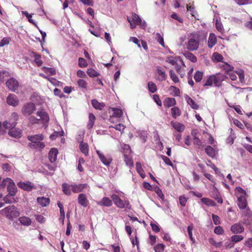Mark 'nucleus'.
Instances as JSON below:
<instances>
[{
  "label": "nucleus",
  "instance_id": "47",
  "mask_svg": "<svg viewBox=\"0 0 252 252\" xmlns=\"http://www.w3.org/2000/svg\"><path fill=\"white\" fill-rule=\"evenodd\" d=\"M216 28L220 32L223 33L224 32L223 27L220 20L217 19L216 21Z\"/></svg>",
  "mask_w": 252,
  "mask_h": 252
},
{
  "label": "nucleus",
  "instance_id": "35",
  "mask_svg": "<svg viewBox=\"0 0 252 252\" xmlns=\"http://www.w3.org/2000/svg\"><path fill=\"white\" fill-rule=\"evenodd\" d=\"M21 13L23 15H25L27 17V18L28 20V21L30 23L33 24L37 28H38V26H37L36 23L32 18L33 15L32 14H29L26 11H22Z\"/></svg>",
  "mask_w": 252,
  "mask_h": 252
},
{
  "label": "nucleus",
  "instance_id": "46",
  "mask_svg": "<svg viewBox=\"0 0 252 252\" xmlns=\"http://www.w3.org/2000/svg\"><path fill=\"white\" fill-rule=\"evenodd\" d=\"M95 120V117L93 114H89V121L88 124V126L89 128L93 127Z\"/></svg>",
  "mask_w": 252,
  "mask_h": 252
},
{
  "label": "nucleus",
  "instance_id": "31",
  "mask_svg": "<svg viewBox=\"0 0 252 252\" xmlns=\"http://www.w3.org/2000/svg\"><path fill=\"white\" fill-rule=\"evenodd\" d=\"M185 99L187 101L188 104L189 105L192 109H197L198 108V106L197 104L189 96L186 95Z\"/></svg>",
  "mask_w": 252,
  "mask_h": 252
},
{
  "label": "nucleus",
  "instance_id": "20",
  "mask_svg": "<svg viewBox=\"0 0 252 252\" xmlns=\"http://www.w3.org/2000/svg\"><path fill=\"white\" fill-rule=\"evenodd\" d=\"M88 185L79 184V185H71V189L73 192L77 193L82 191L84 189L87 188Z\"/></svg>",
  "mask_w": 252,
  "mask_h": 252
},
{
  "label": "nucleus",
  "instance_id": "45",
  "mask_svg": "<svg viewBox=\"0 0 252 252\" xmlns=\"http://www.w3.org/2000/svg\"><path fill=\"white\" fill-rule=\"evenodd\" d=\"M11 41V38L9 37H3L0 41V47H3V46L5 45H7L9 44L10 42Z\"/></svg>",
  "mask_w": 252,
  "mask_h": 252
},
{
  "label": "nucleus",
  "instance_id": "63",
  "mask_svg": "<svg viewBox=\"0 0 252 252\" xmlns=\"http://www.w3.org/2000/svg\"><path fill=\"white\" fill-rule=\"evenodd\" d=\"M64 134V132L63 131H62L60 132H55L52 135L50 136V138L52 140H55L58 136H63Z\"/></svg>",
  "mask_w": 252,
  "mask_h": 252
},
{
  "label": "nucleus",
  "instance_id": "53",
  "mask_svg": "<svg viewBox=\"0 0 252 252\" xmlns=\"http://www.w3.org/2000/svg\"><path fill=\"white\" fill-rule=\"evenodd\" d=\"M165 246L162 244H158L154 248L155 252H163L164 250Z\"/></svg>",
  "mask_w": 252,
  "mask_h": 252
},
{
  "label": "nucleus",
  "instance_id": "5",
  "mask_svg": "<svg viewBox=\"0 0 252 252\" xmlns=\"http://www.w3.org/2000/svg\"><path fill=\"white\" fill-rule=\"evenodd\" d=\"M120 193L118 191L113 192L111 197L114 204L120 208H124L129 205V202L127 200H123L120 197Z\"/></svg>",
  "mask_w": 252,
  "mask_h": 252
},
{
  "label": "nucleus",
  "instance_id": "37",
  "mask_svg": "<svg viewBox=\"0 0 252 252\" xmlns=\"http://www.w3.org/2000/svg\"><path fill=\"white\" fill-rule=\"evenodd\" d=\"M171 115L174 118L176 119L177 117L180 116L181 114L180 109L177 107H174L171 108Z\"/></svg>",
  "mask_w": 252,
  "mask_h": 252
},
{
  "label": "nucleus",
  "instance_id": "39",
  "mask_svg": "<svg viewBox=\"0 0 252 252\" xmlns=\"http://www.w3.org/2000/svg\"><path fill=\"white\" fill-rule=\"evenodd\" d=\"M237 204L240 209L246 208L247 205L246 198L237 199Z\"/></svg>",
  "mask_w": 252,
  "mask_h": 252
},
{
  "label": "nucleus",
  "instance_id": "28",
  "mask_svg": "<svg viewBox=\"0 0 252 252\" xmlns=\"http://www.w3.org/2000/svg\"><path fill=\"white\" fill-rule=\"evenodd\" d=\"M9 125L7 121L3 123L0 122V135H3L6 133L7 129L9 127Z\"/></svg>",
  "mask_w": 252,
  "mask_h": 252
},
{
  "label": "nucleus",
  "instance_id": "11",
  "mask_svg": "<svg viewBox=\"0 0 252 252\" xmlns=\"http://www.w3.org/2000/svg\"><path fill=\"white\" fill-rule=\"evenodd\" d=\"M17 185L20 188L26 191H31L35 189L33 185L29 181L26 182H20L18 183Z\"/></svg>",
  "mask_w": 252,
  "mask_h": 252
},
{
  "label": "nucleus",
  "instance_id": "33",
  "mask_svg": "<svg viewBox=\"0 0 252 252\" xmlns=\"http://www.w3.org/2000/svg\"><path fill=\"white\" fill-rule=\"evenodd\" d=\"M92 104L93 106L96 109L102 110L105 106L104 103L99 102L96 99H93Z\"/></svg>",
  "mask_w": 252,
  "mask_h": 252
},
{
  "label": "nucleus",
  "instance_id": "36",
  "mask_svg": "<svg viewBox=\"0 0 252 252\" xmlns=\"http://www.w3.org/2000/svg\"><path fill=\"white\" fill-rule=\"evenodd\" d=\"M157 72L159 75V79L160 81H163L166 79V75L164 69L162 67H158L157 68Z\"/></svg>",
  "mask_w": 252,
  "mask_h": 252
},
{
  "label": "nucleus",
  "instance_id": "43",
  "mask_svg": "<svg viewBox=\"0 0 252 252\" xmlns=\"http://www.w3.org/2000/svg\"><path fill=\"white\" fill-rule=\"evenodd\" d=\"M222 67L225 71V72L226 74H229L230 72L233 71L234 68L233 66L228 64L227 63H225L223 65H222Z\"/></svg>",
  "mask_w": 252,
  "mask_h": 252
},
{
  "label": "nucleus",
  "instance_id": "49",
  "mask_svg": "<svg viewBox=\"0 0 252 252\" xmlns=\"http://www.w3.org/2000/svg\"><path fill=\"white\" fill-rule=\"evenodd\" d=\"M156 38L158 42L162 46L164 47V39L162 35H160L159 33H157L156 34Z\"/></svg>",
  "mask_w": 252,
  "mask_h": 252
},
{
  "label": "nucleus",
  "instance_id": "18",
  "mask_svg": "<svg viewBox=\"0 0 252 252\" xmlns=\"http://www.w3.org/2000/svg\"><path fill=\"white\" fill-rule=\"evenodd\" d=\"M235 193L237 199L246 198L247 194L246 191L240 187H236L235 188Z\"/></svg>",
  "mask_w": 252,
  "mask_h": 252
},
{
  "label": "nucleus",
  "instance_id": "2",
  "mask_svg": "<svg viewBox=\"0 0 252 252\" xmlns=\"http://www.w3.org/2000/svg\"><path fill=\"white\" fill-rule=\"evenodd\" d=\"M199 34L197 32L190 33L186 44V48L190 51L197 50L199 47Z\"/></svg>",
  "mask_w": 252,
  "mask_h": 252
},
{
  "label": "nucleus",
  "instance_id": "12",
  "mask_svg": "<svg viewBox=\"0 0 252 252\" xmlns=\"http://www.w3.org/2000/svg\"><path fill=\"white\" fill-rule=\"evenodd\" d=\"M58 154L59 152L57 148H53L50 149L48 153V158L51 163L56 162Z\"/></svg>",
  "mask_w": 252,
  "mask_h": 252
},
{
  "label": "nucleus",
  "instance_id": "57",
  "mask_svg": "<svg viewBox=\"0 0 252 252\" xmlns=\"http://www.w3.org/2000/svg\"><path fill=\"white\" fill-rule=\"evenodd\" d=\"M149 90L150 92L154 93L157 91V87L155 83L150 82L148 84Z\"/></svg>",
  "mask_w": 252,
  "mask_h": 252
},
{
  "label": "nucleus",
  "instance_id": "42",
  "mask_svg": "<svg viewBox=\"0 0 252 252\" xmlns=\"http://www.w3.org/2000/svg\"><path fill=\"white\" fill-rule=\"evenodd\" d=\"M214 81H215V77L214 76H213V75H210L207 77V78L204 84V86H212L213 83L215 84Z\"/></svg>",
  "mask_w": 252,
  "mask_h": 252
},
{
  "label": "nucleus",
  "instance_id": "6",
  "mask_svg": "<svg viewBox=\"0 0 252 252\" xmlns=\"http://www.w3.org/2000/svg\"><path fill=\"white\" fill-rule=\"evenodd\" d=\"M36 110L35 104L31 102L24 104L21 109L22 114L24 116H29Z\"/></svg>",
  "mask_w": 252,
  "mask_h": 252
},
{
  "label": "nucleus",
  "instance_id": "41",
  "mask_svg": "<svg viewBox=\"0 0 252 252\" xmlns=\"http://www.w3.org/2000/svg\"><path fill=\"white\" fill-rule=\"evenodd\" d=\"M87 73L90 77L94 78L99 75V73L93 68L87 69Z\"/></svg>",
  "mask_w": 252,
  "mask_h": 252
},
{
  "label": "nucleus",
  "instance_id": "48",
  "mask_svg": "<svg viewBox=\"0 0 252 252\" xmlns=\"http://www.w3.org/2000/svg\"><path fill=\"white\" fill-rule=\"evenodd\" d=\"M177 61V58L171 56L167 57L166 59V62L171 64L173 65H175L176 64Z\"/></svg>",
  "mask_w": 252,
  "mask_h": 252
},
{
  "label": "nucleus",
  "instance_id": "13",
  "mask_svg": "<svg viewBox=\"0 0 252 252\" xmlns=\"http://www.w3.org/2000/svg\"><path fill=\"white\" fill-rule=\"evenodd\" d=\"M109 113L110 114L111 118H121L123 114V112L121 109L111 108L109 109Z\"/></svg>",
  "mask_w": 252,
  "mask_h": 252
},
{
  "label": "nucleus",
  "instance_id": "17",
  "mask_svg": "<svg viewBox=\"0 0 252 252\" xmlns=\"http://www.w3.org/2000/svg\"><path fill=\"white\" fill-rule=\"evenodd\" d=\"M213 76L215 77V85L216 86H220L221 83L226 78V76L221 73H217Z\"/></svg>",
  "mask_w": 252,
  "mask_h": 252
},
{
  "label": "nucleus",
  "instance_id": "9",
  "mask_svg": "<svg viewBox=\"0 0 252 252\" xmlns=\"http://www.w3.org/2000/svg\"><path fill=\"white\" fill-rule=\"evenodd\" d=\"M6 103L8 105L16 107L19 104L17 96L13 94H9L6 98Z\"/></svg>",
  "mask_w": 252,
  "mask_h": 252
},
{
  "label": "nucleus",
  "instance_id": "62",
  "mask_svg": "<svg viewBox=\"0 0 252 252\" xmlns=\"http://www.w3.org/2000/svg\"><path fill=\"white\" fill-rule=\"evenodd\" d=\"M243 238L241 235H233L231 237V240L233 242L237 243L242 241Z\"/></svg>",
  "mask_w": 252,
  "mask_h": 252
},
{
  "label": "nucleus",
  "instance_id": "15",
  "mask_svg": "<svg viewBox=\"0 0 252 252\" xmlns=\"http://www.w3.org/2000/svg\"><path fill=\"white\" fill-rule=\"evenodd\" d=\"M9 195H5L4 197H3L2 194H0V208L3 206L4 202L6 203H12L17 202L15 198L9 199Z\"/></svg>",
  "mask_w": 252,
  "mask_h": 252
},
{
  "label": "nucleus",
  "instance_id": "56",
  "mask_svg": "<svg viewBox=\"0 0 252 252\" xmlns=\"http://www.w3.org/2000/svg\"><path fill=\"white\" fill-rule=\"evenodd\" d=\"M153 190L156 192L159 197H160L161 199H163L164 195L162 193L161 190L158 186L154 187Z\"/></svg>",
  "mask_w": 252,
  "mask_h": 252
},
{
  "label": "nucleus",
  "instance_id": "3",
  "mask_svg": "<svg viewBox=\"0 0 252 252\" xmlns=\"http://www.w3.org/2000/svg\"><path fill=\"white\" fill-rule=\"evenodd\" d=\"M0 213L2 215L11 220L17 218L20 215L18 209L13 205L4 208L0 211Z\"/></svg>",
  "mask_w": 252,
  "mask_h": 252
},
{
  "label": "nucleus",
  "instance_id": "58",
  "mask_svg": "<svg viewBox=\"0 0 252 252\" xmlns=\"http://www.w3.org/2000/svg\"><path fill=\"white\" fill-rule=\"evenodd\" d=\"M193 143L198 146L199 148H202L204 146L203 142L200 140L198 137L195 136L193 139Z\"/></svg>",
  "mask_w": 252,
  "mask_h": 252
},
{
  "label": "nucleus",
  "instance_id": "23",
  "mask_svg": "<svg viewBox=\"0 0 252 252\" xmlns=\"http://www.w3.org/2000/svg\"><path fill=\"white\" fill-rule=\"evenodd\" d=\"M8 134L15 138H19L22 135L21 130L18 128H12L9 130Z\"/></svg>",
  "mask_w": 252,
  "mask_h": 252
},
{
  "label": "nucleus",
  "instance_id": "8",
  "mask_svg": "<svg viewBox=\"0 0 252 252\" xmlns=\"http://www.w3.org/2000/svg\"><path fill=\"white\" fill-rule=\"evenodd\" d=\"M131 29H133L141 22V19L135 13H132L131 16L127 18Z\"/></svg>",
  "mask_w": 252,
  "mask_h": 252
},
{
  "label": "nucleus",
  "instance_id": "60",
  "mask_svg": "<svg viewBox=\"0 0 252 252\" xmlns=\"http://www.w3.org/2000/svg\"><path fill=\"white\" fill-rule=\"evenodd\" d=\"M78 65L81 67H85L88 65V63L84 58H79L78 59Z\"/></svg>",
  "mask_w": 252,
  "mask_h": 252
},
{
  "label": "nucleus",
  "instance_id": "34",
  "mask_svg": "<svg viewBox=\"0 0 252 252\" xmlns=\"http://www.w3.org/2000/svg\"><path fill=\"white\" fill-rule=\"evenodd\" d=\"M63 191L66 195H70L71 193V185H69L67 183H63L62 185Z\"/></svg>",
  "mask_w": 252,
  "mask_h": 252
},
{
  "label": "nucleus",
  "instance_id": "38",
  "mask_svg": "<svg viewBox=\"0 0 252 252\" xmlns=\"http://www.w3.org/2000/svg\"><path fill=\"white\" fill-rule=\"evenodd\" d=\"M169 91L171 94L175 96H179L180 94V90L175 86H171L169 88Z\"/></svg>",
  "mask_w": 252,
  "mask_h": 252
},
{
  "label": "nucleus",
  "instance_id": "21",
  "mask_svg": "<svg viewBox=\"0 0 252 252\" xmlns=\"http://www.w3.org/2000/svg\"><path fill=\"white\" fill-rule=\"evenodd\" d=\"M176 104V101L174 98L167 97L163 101V105L166 108L174 106Z\"/></svg>",
  "mask_w": 252,
  "mask_h": 252
},
{
  "label": "nucleus",
  "instance_id": "59",
  "mask_svg": "<svg viewBox=\"0 0 252 252\" xmlns=\"http://www.w3.org/2000/svg\"><path fill=\"white\" fill-rule=\"evenodd\" d=\"M9 76V73L6 71H0V84L3 83L4 79Z\"/></svg>",
  "mask_w": 252,
  "mask_h": 252
},
{
  "label": "nucleus",
  "instance_id": "44",
  "mask_svg": "<svg viewBox=\"0 0 252 252\" xmlns=\"http://www.w3.org/2000/svg\"><path fill=\"white\" fill-rule=\"evenodd\" d=\"M203 73L202 71H197L194 76V78L196 82H199L202 79Z\"/></svg>",
  "mask_w": 252,
  "mask_h": 252
},
{
  "label": "nucleus",
  "instance_id": "16",
  "mask_svg": "<svg viewBox=\"0 0 252 252\" xmlns=\"http://www.w3.org/2000/svg\"><path fill=\"white\" fill-rule=\"evenodd\" d=\"M97 204L102 206L110 207L112 205V199H110L108 197H103L97 202Z\"/></svg>",
  "mask_w": 252,
  "mask_h": 252
},
{
  "label": "nucleus",
  "instance_id": "14",
  "mask_svg": "<svg viewBox=\"0 0 252 252\" xmlns=\"http://www.w3.org/2000/svg\"><path fill=\"white\" fill-rule=\"evenodd\" d=\"M96 153L99 157V159L101 160L102 162L105 165L108 166L111 162L112 159L109 157H105L102 153L99 151H96Z\"/></svg>",
  "mask_w": 252,
  "mask_h": 252
},
{
  "label": "nucleus",
  "instance_id": "32",
  "mask_svg": "<svg viewBox=\"0 0 252 252\" xmlns=\"http://www.w3.org/2000/svg\"><path fill=\"white\" fill-rule=\"evenodd\" d=\"M211 59L213 62H223V58L219 53L215 52L213 54Z\"/></svg>",
  "mask_w": 252,
  "mask_h": 252
},
{
  "label": "nucleus",
  "instance_id": "54",
  "mask_svg": "<svg viewBox=\"0 0 252 252\" xmlns=\"http://www.w3.org/2000/svg\"><path fill=\"white\" fill-rule=\"evenodd\" d=\"M77 84L78 86L82 89H87V83L83 79H79L77 81Z\"/></svg>",
  "mask_w": 252,
  "mask_h": 252
},
{
  "label": "nucleus",
  "instance_id": "4",
  "mask_svg": "<svg viewBox=\"0 0 252 252\" xmlns=\"http://www.w3.org/2000/svg\"><path fill=\"white\" fill-rule=\"evenodd\" d=\"M2 183L3 184V187L7 186V190L8 192V194L7 195H9V199L14 198L13 197L16 194L17 188L13 182V181L9 178H6L3 180Z\"/></svg>",
  "mask_w": 252,
  "mask_h": 252
},
{
  "label": "nucleus",
  "instance_id": "61",
  "mask_svg": "<svg viewBox=\"0 0 252 252\" xmlns=\"http://www.w3.org/2000/svg\"><path fill=\"white\" fill-rule=\"evenodd\" d=\"M186 57L191 62L195 63L197 62V58L192 53H189L187 54Z\"/></svg>",
  "mask_w": 252,
  "mask_h": 252
},
{
  "label": "nucleus",
  "instance_id": "64",
  "mask_svg": "<svg viewBox=\"0 0 252 252\" xmlns=\"http://www.w3.org/2000/svg\"><path fill=\"white\" fill-rule=\"evenodd\" d=\"M237 74L239 76L240 81L241 83H243L245 81V75L244 71L241 70L239 71L238 72H237Z\"/></svg>",
  "mask_w": 252,
  "mask_h": 252
},
{
  "label": "nucleus",
  "instance_id": "24",
  "mask_svg": "<svg viewBox=\"0 0 252 252\" xmlns=\"http://www.w3.org/2000/svg\"><path fill=\"white\" fill-rule=\"evenodd\" d=\"M171 125L178 132H183L185 129V126L177 122H171Z\"/></svg>",
  "mask_w": 252,
  "mask_h": 252
},
{
  "label": "nucleus",
  "instance_id": "30",
  "mask_svg": "<svg viewBox=\"0 0 252 252\" xmlns=\"http://www.w3.org/2000/svg\"><path fill=\"white\" fill-rule=\"evenodd\" d=\"M79 148L83 154H84L86 156H88L89 146L87 143H85L83 142L80 143L79 145Z\"/></svg>",
  "mask_w": 252,
  "mask_h": 252
},
{
  "label": "nucleus",
  "instance_id": "1",
  "mask_svg": "<svg viewBox=\"0 0 252 252\" xmlns=\"http://www.w3.org/2000/svg\"><path fill=\"white\" fill-rule=\"evenodd\" d=\"M28 139L30 141L28 145L31 148L41 150L45 147V144L41 142L43 139L42 134L28 136Z\"/></svg>",
  "mask_w": 252,
  "mask_h": 252
},
{
  "label": "nucleus",
  "instance_id": "50",
  "mask_svg": "<svg viewBox=\"0 0 252 252\" xmlns=\"http://www.w3.org/2000/svg\"><path fill=\"white\" fill-rule=\"evenodd\" d=\"M201 201L208 206H214L215 203L212 200L207 198H203L201 199Z\"/></svg>",
  "mask_w": 252,
  "mask_h": 252
},
{
  "label": "nucleus",
  "instance_id": "10",
  "mask_svg": "<svg viewBox=\"0 0 252 252\" xmlns=\"http://www.w3.org/2000/svg\"><path fill=\"white\" fill-rule=\"evenodd\" d=\"M5 84L9 90L11 91H15L17 90L19 87V83L18 81L13 78H10L8 80Z\"/></svg>",
  "mask_w": 252,
  "mask_h": 252
},
{
  "label": "nucleus",
  "instance_id": "19",
  "mask_svg": "<svg viewBox=\"0 0 252 252\" xmlns=\"http://www.w3.org/2000/svg\"><path fill=\"white\" fill-rule=\"evenodd\" d=\"M205 152L207 155L211 158H214L218 154V150L217 148H213L210 146H208L205 148Z\"/></svg>",
  "mask_w": 252,
  "mask_h": 252
},
{
  "label": "nucleus",
  "instance_id": "40",
  "mask_svg": "<svg viewBox=\"0 0 252 252\" xmlns=\"http://www.w3.org/2000/svg\"><path fill=\"white\" fill-rule=\"evenodd\" d=\"M136 170L140 175V176L142 178H144L146 176V174L144 172V170L142 167V165L140 163H136Z\"/></svg>",
  "mask_w": 252,
  "mask_h": 252
},
{
  "label": "nucleus",
  "instance_id": "25",
  "mask_svg": "<svg viewBox=\"0 0 252 252\" xmlns=\"http://www.w3.org/2000/svg\"><path fill=\"white\" fill-rule=\"evenodd\" d=\"M37 202L42 207L48 206L50 202V199L45 197H39L37 198Z\"/></svg>",
  "mask_w": 252,
  "mask_h": 252
},
{
  "label": "nucleus",
  "instance_id": "29",
  "mask_svg": "<svg viewBox=\"0 0 252 252\" xmlns=\"http://www.w3.org/2000/svg\"><path fill=\"white\" fill-rule=\"evenodd\" d=\"M20 223L23 225L29 226L32 224V220L30 218L26 216H22L19 218Z\"/></svg>",
  "mask_w": 252,
  "mask_h": 252
},
{
  "label": "nucleus",
  "instance_id": "26",
  "mask_svg": "<svg viewBox=\"0 0 252 252\" xmlns=\"http://www.w3.org/2000/svg\"><path fill=\"white\" fill-rule=\"evenodd\" d=\"M217 43V38L214 33H211L210 34L208 40V46L210 48H212Z\"/></svg>",
  "mask_w": 252,
  "mask_h": 252
},
{
  "label": "nucleus",
  "instance_id": "52",
  "mask_svg": "<svg viewBox=\"0 0 252 252\" xmlns=\"http://www.w3.org/2000/svg\"><path fill=\"white\" fill-rule=\"evenodd\" d=\"M42 69L46 74L49 75H54L56 73L55 70L53 68L43 67Z\"/></svg>",
  "mask_w": 252,
  "mask_h": 252
},
{
  "label": "nucleus",
  "instance_id": "51",
  "mask_svg": "<svg viewBox=\"0 0 252 252\" xmlns=\"http://www.w3.org/2000/svg\"><path fill=\"white\" fill-rule=\"evenodd\" d=\"M179 199L180 204L182 206L185 207L186 205L187 202L188 200V198L186 197L185 195H183L179 196Z\"/></svg>",
  "mask_w": 252,
  "mask_h": 252
},
{
  "label": "nucleus",
  "instance_id": "7",
  "mask_svg": "<svg viewBox=\"0 0 252 252\" xmlns=\"http://www.w3.org/2000/svg\"><path fill=\"white\" fill-rule=\"evenodd\" d=\"M36 115L39 118V122L43 125H46L49 120V117L48 113L43 109L39 110L36 112Z\"/></svg>",
  "mask_w": 252,
  "mask_h": 252
},
{
  "label": "nucleus",
  "instance_id": "55",
  "mask_svg": "<svg viewBox=\"0 0 252 252\" xmlns=\"http://www.w3.org/2000/svg\"><path fill=\"white\" fill-rule=\"evenodd\" d=\"M169 74L171 79L174 83H177L179 82V78L172 70H170Z\"/></svg>",
  "mask_w": 252,
  "mask_h": 252
},
{
  "label": "nucleus",
  "instance_id": "22",
  "mask_svg": "<svg viewBox=\"0 0 252 252\" xmlns=\"http://www.w3.org/2000/svg\"><path fill=\"white\" fill-rule=\"evenodd\" d=\"M231 230L233 233H241L244 231V228L241 224L236 223L231 227Z\"/></svg>",
  "mask_w": 252,
  "mask_h": 252
},
{
  "label": "nucleus",
  "instance_id": "27",
  "mask_svg": "<svg viewBox=\"0 0 252 252\" xmlns=\"http://www.w3.org/2000/svg\"><path fill=\"white\" fill-rule=\"evenodd\" d=\"M78 202L80 204L84 207H87L89 202L87 199V197L85 194H80L78 198Z\"/></svg>",
  "mask_w": 252,
  "mask_h": 252
}]
</instances>
